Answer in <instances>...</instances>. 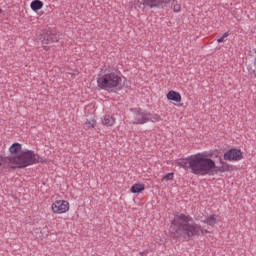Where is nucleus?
I'll list each match as a JSON object with an SVG mask.
<instances>
[{"label":"nucleus","instance_id":"a211bd4d","mask_svg":"<svg viewBox=\"0 0 256 256\" xmlns=\"http://www.w3.org/2000/svg\"><path fill=\"white\" fill-rule=\"evenodd\" d=\"M30 7L32 11H40V9H43V1L41 0H34L31 2Z\"/></svg>","mask_w":256,"mask_h":256},{"label":"nucleus","instance_id":"dca6fc26","mask_svg":"<svg viewBox=\"0 0 256 256\" xmlns=\"http://www.w3.org/2000/svg\"><path fill=\"white\" fill-rule=\"evenodd\" d=\"M141 191H145V184L143 183L133 184L130 188V193H141Z\"/></svg>","mask_w":256,"mask_h":256},{"label":"nucleus","instance_id":"4468645a","mask_svg":"<svg viewBox=\"0 0 256 256\" xmlns=\"http://www.w3.org/2000/svg\"><path fill=\"white\" fill-rule=\"evenodd\" d=\"M0 167H4V169H11V160L9 156H5L3 154L0 155Z\"/></svg>","mask_w":256,"mask_h":256},{"label":"nucleus","instance_id":"0eeeda50","mask_svg":"<svg viewBox=\"0 0 256 256\" xmlns=\"http://www.w3.org/2000/svg\"><path fill=\"white\" fill-rule=\"evenodd\" d=\"M61 39V33L57 28H49L42 30L39 35V41L42 45H51V43H59Z\"/></svg>","mask_w":256,"mask_h":256},{"label":"nucleus","instance_id":"f8f14e48","mask_svg":"<svg viewBox=\"0 0 256 256\" xmlns=\"http://www.w3.org/2000/svg\"><path fill=\"white\" fill-rule=\"evenodd\" d=\"M202 223L209 225V227H213L214 225H217V223H219V216H217L215 214L206 216L205 219L202 220Z\"/></svg>","mask_w":256,"mask_h":256},{"label":"nucleus","instance_id":"412c9836","mask_svg":"<svg viewBox=\"0 0 256 256\" xmlns=\"http://www.w3.org/2000/svg\"><path fill=\"white\" fill-rule=\"evenodd\" d=\"M175 173L170 172L165 174V176L162 178V181H173V177H174Z\"/></svg>","mask_w":256,"mask_h":256},{"label":"nucleus","instance_id":"a878e982","mask_svg":"<svg viewBox=\"0 0 256 256\" xmlns=\"http://www.w3.org/2000/svg\"><path fill=\"white\" fill-rule=\"evenodd\" d=\"M0 13H3V9H1V7H0Z\"/></svg>","mask_w":256,"mask_h":256},{"label":"nucleus","instance_id":"6e6552de","mask_svg":"<svg viewBox=\"0 0 256 256\" xmlns=\"http://www.w3.org/2000/svg\"><path fill=\"white\" fill-rule=\"evenodd\" d=\"M175 5V0H137L138 7H147L148 9H165L169 3Z\"/></svg>","mask_w":256,"mask_h":256},{"label":"nucleus","instance_id":"7ed1b4c3","mask_svg":"<svg viewBox=\"0 0 256 256\" xmlns=\"http://www.w3.org/2000/svg\"><path fill=\"white\" fill-rule=\"evenodd\" d=\"M176 165L182 167L185 171L191 169V173L194 175L205 176V167H207L205 156L201 153H197L194 156L182 158L176 160Z\"/></svg>","mask_w":256,"mask_h":256},{"label":"nucleus","instance_id":"2eb2a0df","mask_svg":"<svg viewBox=\"0 0 256 256\" xmlns=\"http://www.w3.org/2000/svg\"><path fill=\"white\" fill-rule=\"evenodd\" d=\"M102 125H105V127H113V125H115V118L110 115H105L102 119Z\"/></svg>","mask_w":256,"mask_h":256},{"label":"nucleus","instance_id":"b1692460","mask_svg":"<svg viewBox=\"0 0 256 256\" xmlns=\"http://www.w3.org/2000/svg\"><path fill=\"white\" fill-rule=\"evenodd\" d=\"M37 163H45V159L41 158V156L38 155Z\"/></svg>","mask_w":256,"mask_h":256},{"label":"nucleus","instance_id":"4be33fe9","mask_svg":"<svg viewBox=\"0 0 256 256\" xmlns=\"http://www.w3.org/2000/svg\"><path fill=\"white\" fill-rule=\"evenodd\" d=\"M173 11L174 13H179V11H181V6L179 4H174Z\"/></svg>","mask_w":256,"mask_h":256},{"label":"nucleus","instance_id":"9b49d317","mask_svg":"<svg viewBox=\"0 0 256 256\" xmlns=\"http://www.w3.org/2000/svg\"><path fill=\"white\" fill-rule=\"evenodd\" d=\"M166 98L168 101H174L175 103H181V93L175 91V90H170L166 94Z\"/></svg>","mask_w":256,"mask_h":256},{"label":"nucleus","instance_id":"9d476101","mask_svg":"<svg viewBox=\"0 0 256 256\" xmlns=\"http://www.w3.org/2000/svg\"><path fill=\"white\" fill-rule=\"evenodd\" d=\"M52 211L56 213V215L67 213V211H69V203L67 200H56L52 203Z\"/></svg>","mask_w":256,"mask_h":256},{"label":"nucleus","instance_id":"f257e3e1","mask_svg":"<svg viewBox=\"0 0 256 256\" xmlns=\"http://www.w3.org/2000/svg\"><path fill=\"white\" fill-rule=\"evenodd\" d=\"M172 239H192V237H200L201 225L195 223L191 215L176 212L175 219L169 229Z\"/></svg>","mask_w":256,"mask_h":256},{"label":"nucleus","instance_id":"20e7f679","mask_svg":"<svg viewBox=\"0 0 256 256\" xmlns=\"http://www.w3.org/2000/svg\"><path fill=\"white\" fill-rule=\"evenodd\" d=\"M10 169H25L31 165L37 164L39 161V154H36L33 150H24L17 155H9Z\"/></svg>","mask_w":256,"mask_h":256},{"label":"nucleus","instance_id":"1a4fd4ad","mask_svg":"<svg viewBox=\"0 0 256 256\" xmlns=\"http://www.w3.org/2000/svg\"><path fill=\"white\" fill-rule=\"evenodd\" d=\"M224 161H241L243 152L239 148H231L223 155Z\"/></svg>","mask_w":256,"mask_h":256},{"label":"nucleus","instance_id":"393cba45","mask_svg":"<svg viewBox=\"0 0 256 256\" xmlns=\"http://www.w3.org/2000/svg\"><path fill=\"white\" fill-rule=\"evenodd\" d=\"M44 51H49V46H43Z\"/></svg>","mask_w":256,"mask_h":256},{"label":"nucleus","instance_id":"39448f33","mask_svg":"<svg viewBox=\"0 0 256 256\" xmlns=\"http://www.w3.org/2000/svg\"><path fill=\"white\" fill-rule=\"evenodd\" d=\"M131 112L134 119L133 125H145V123H158V121H161V116L158 114H152L141 108H132Z\"/></svg>","mask_w":256,"mask_h":256},{"label":"nucleus","instance_id":"6ab92c4d","mask_svg":"<svg viewBox=\"0 0 256 256\" xmlns=\"http://www.w3.org/2000/svg\"><path fill=\"white\" fill-rule=\"evenodd\" d=\"M95 125H97V120L95 119H87L85 121V127L87 129H94Z\"/></svg>","mask_w":256,"mask_h":256},{"label":"nucleus","instance_id":"f3484780","mask_svg":"<svg viewBox=\"0 0 256 256\" xmlns=\"http://www.w3.org/2000/svg\"><path fill=\"white\" fill-rule=\"evenodd\" d=\"M203 157H207L208 159H219L221 160V152L219 150L210 151L207 155L200 153ZM210 157V158H209Z\"/></svg>","mask_w":256,"mask_h":256},{"label":"nucleus","instance_id":"f03ea898","mask_svg":"<svg viewBox=\"0 0 256 256\" xmlns=\"http://www.w3.org/2000/svg\"><path fill=\"white\" fill-rule=\"evenodd\" d=\"M124 75L120 71H105L104 74L97 78V87L102 91L113 93V91H121L125 87Z\"/></svg>","mask_w":256,"mask_h":256},{"label":"nucleus","instance_id":"423d86ee","mask_svg":"<svg viewBox=\"0 0 256 256\" xmlns=\"http://www.w3.org/2000/svg\"><path fill=\"white\" fill-rule=\"evenodd\" d=\"M204 160H206L204 175H217V173H226L230 169L229 163L223 161V158H220L219 160L221 166H217L215 160L211 158L205 157Z\"/></svg>","mask_w":256,"mask_h":256},{"label":"nucleus","instance_id":"ddd939ff","mask_svg":"<svg viewBox=\"0 0 256 256\" xmlns=\"http://www.w3.org/2000/svg\"><path fill=\"white\" fill-rule=\"evenodd\" d=\"M21 149H23V145H21L19 142H16L9 147V153H11V155H19L21 151H23Z\"/></svg>","mask_w":256,"mask_h":256},{"label":"nucleus","instance_id":"5701e85b","mask_svg":"<svg viewBox=\"0 0 256 256\" xmlns=\"http://www.w3.org/2000/svg\"><path fill=\"white\" fill-rule=\"evenodd\" d=\"M205 233H209V231L205 230V229H203V227H201L200 235H205Z\"/></svg>","mask_w":256,"mask_h":256},{"label":"nucleus","instance_id":"aec40b11","mask_svg":"<svg viewBox=\"0 0 256 256\" xmlns=\"http://www.w3.org/2000/svg\"><path fill=\"white\" fill-rule=\"evenodd\" d=\"M229 35H231V32H229V31L225 32L220 38L217 39V42L218 43L225 42V39H227V37H229Z\"/></svg>","mask_w":256,"mask_h":256}]
</instances>
